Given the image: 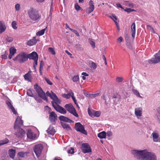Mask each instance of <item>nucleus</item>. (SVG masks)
Returning a JSON list of instances; mask_svg holds the SVG:
<instances>
[{
    "mask_svg": "<svg viewBox=\"0 0 160 160\" xmlns=\"http://www.w3.org/2000/svg\"><path fill=\"white\" fill-rule=\"evenodd\" d=\"M132 153L137 159L141 160H156L155 155L151 152H147L145 150L138 151L132 150Z\"/></svg>",
    "mask_w": 160,
    "mask_h": 160,
    "instance_id": "nucleus-1",
    "label": "nucleus"
},
{
    "mask_svg": "<svg viewBox=\"0 0 160 160\" xmlns=\"http://www.w3.org/2000/svg\"><path fill=\"white\" fill-rule=\"evenodd\" d=\"M28 14L30 18L33 21H38L41 18V15L36 9L30 8L28 11Z\"/></svg>",
    "mask_w": 160,
    "mask_h": 160,
    "instance_id": "nucleus-2",
    "label": "nucleus"
},
{
    "mask_svg": "<svg viewBox=\"0 0 160 160\" xmlns=\"http://www.w3.org/2000/svg\"><path fill=\"white\" fill-rule=\"evenodd\" d=\"M27 54L25 52H22L13 59L14 61H18L20 63H22L28 60Z\"/></svg>",
    "mask_w": 160,
    "mask_h": 160,
    "instance_id": "nucleus-3",
    "label": "nucleus"
},
{
    "mask_svg": "<svg viewBox=\"0 0 160 160\" xmlns=\"http://www.w3.org/2000/svg\"><path fill=\"white\" fill-rule=\"evenodd\" d=\"M34 88L38 93V96L43 100L48 101V98L45 95V93L41 87L38 84H36L34 85Z\"/></svg>",
    "mask_w": 160,
    "mask_h": 160,
    "instance_id": "nucleus-4",
    "label": "nucleus"
},
{
    "mask_svg": "<svg viewBox=\"0 0 160 160\" xmlns=\"http://www.w3.org/2000/svg\"><path fill=\"white\" fill-rule=\"evenodd\" d=\"M38 54L35 52H33L31 53L27 54L28 59L29 58V59H32L34 61L33 67L35 71L36 70V66L38 64Z\"/></svg>",
    "mask_w": 160,
    "mask_h": 160,
    "instance_id": "nucleus-5",
    "label": "nucleus"
},
{
    "mask_svg": "<svg viewBox=\"0 0 160 160\" xmlns=\"http://www.w3.org/2000/svg\"><path fill=\"white\" fill-rule=\"evenodd\" d=\"M43 148V146L42 144L36 145L33 148L34 152L38 158L41 155Z\"/></svg>",
    "mask_w": 160,
    "mask_h": 160,
    "instance_id": "nucleus-6",
    "label": "nucleus"
},
{
    "mask_svg": "<svg viewBox=\"0 0 160 160\" xmlns=\"http://www.w3.org/2000/svg\"><path fill=\"white\" fill-rule=\"evenodd\" d=\"M75 128L77 131L85 135L87 134L86 131L85 130L84 126L82 125L80 122H77L75 124Z\"/></svg>",
    "mask_w": 160,
    "mask_h": 160,
    "instance_id": "nucleus-7",
    "label": "nucleus"
},
{
    "mask_svg": "<svg viewBox=\"0 0 160 160\" xmlns=\"http://www.w3.org/2000/svg\"><path fill=\"white\" fill-rule=\"evenodd\" d=\"M64 107L67 111H68L71 113L74 116L77 117H78V115L77 113L76 110L72 104H66L65 106Z\"/></svg>",
    "mask_w": 160,
    "mask_h": 160,
    "instance_id": "nucleus-8",
    "label": "nucleus"
},
{
    "mask_svg": "<svg viewBox=\"0 0 160 160\" xmlns=\"http://www.w3.org/2000/svg\"><path fill=\"white\" fill-rule=\"evenodd\" d=\"M81 149L82 152L84 153L92 152L91 147L89 144L87 143H82L81 147Z\"/></svg>",
    "mask_w": 160,
    "mask_h": 160,
    "instance_id": "nucleus-9",
    "label": "nucleus"
},
{
    "mask_svg": "<svg viewBox=\"0 0 160 160\" xmlns=\"http://www.w3.org/2000/svg\"><path fill=\"white\" fill-rule=\"evenodd\" d=\"M160 62V50L155 55V58H152L149 60V62L150 64L156 63Z\"/></svg>",
    "mask_w": 160,
    "mask_h": 160,
    "instance_id": "nucleus-10",
    "label": "nucleus"
},
{
    "mask_svg": "<svg viewBox=\"0 0 160 160\" xmlns=\"http://www.w3.org/2000/svg\"><path fill=\"white\" fill-rule=\"evenodd\" d=\"M52 105L54 108L58 112L63 114L66 113L67 111L63 107L59 105H55L54 103H52Z\"/></svg>",
    "mask_w": 160,
    "mask_h": 160,
    "instance_id": "nucleus-11",
    "label": "nucleus"
},
{
    "mask_svg": "<svg viewBox=\"0 0 160 160\" xmlns=\"http://www.w3.org/2000/svg\"><path fill=\"white\" fill-rule=\"evenodd\" d=\"M49 114V119L50 122L53 123H55V121L57 119V116L54 112H48Z\"/></svg>",
    "mask_w": 160,
    "mask_h": 160,
    "instance_id": "nucleus-12",
    "label": "nucleus"
},
{
    "mask_svg": "<svg viewBox=\"0 0 160 160\" xmlns=\"http://www.w3.org/2000/svg\"><path fill=\"white\" fill-rule=\"evenodd\" d=\"M23 122L20 117L18 116L14 123V128L15 129L17 128H20V127L23 125Z\"/></svg>",
    "mask_w": 160,
    "mask_h": 160,
    "instance_id": "nucleus-13",
    "label": "nucleus"
},
{
    "mask_svg": "<svg viewBox=\"0 0 160 160\" xmlns=\"http://www.w3.org/2000/svg\"><path fill=\"white\" fill-rule=\"evenodd\" d=\"M16 130H17V132L16 133V135L18 137H21L24 136L25 134V131L21 128H17Z\"/></svg>",
    "mask_w": 160,
    "mask_h": 160,
    "instance_id": "nucleus-14",
    "label": "nucleus"
},
{
    "mask_svg": "<svg viewBox=\"0 0 160 160\" xmlns=\"http://www.w3.org/2000/svg\"><path fill=\"white\" fill-rule=\"evenodd\" d=\"M89 7L87 9V11L88 13H90L92 12L94 8V3L92 0H90L89 2Z\"/></svg>",
    "mask_w": 160,
    "mask_h": 160,
    "instance_id": "nucleus-15",
    "label": "nucleus"
},
{
    "mask_svg": "<svg viewBox=\"0 0 160 160\" xmlns=\"http://www.w3.org/2000/svg\"><path fill=\"white\" fill-rule=\"evenodd\" d=\"M16 52V49L14 47H11L9 48V54L8 58L11 59L14 54Z\"/></svg>",
    "mask_w": 160,
    "mask_h": 160,
    "instance_id": "nucleus-16",
    "label": "nucleus"
},
{
    "mask_svg": "<svg viewBox=\"0 0 160 160\" xmlns=\"http://www.w3.org/2000/svg\"><path fill=\"white\" fill-rule=\"evenodd\" d=\"M142 109L141 107L136 108L135 109V114L137 117H140L142 116Z\"/></svg>",
    "mask_w": 160,
    "mask_h": 160,
    "instance_id": "nucleus-17",
    "label": "nucleus"
},
{
    "mask_svg": "<svg viewBox=\"0 0 160 160\" xmlns=\"http://www.w3.org/2000/svg\"><path fill=\"white\" fill-rule=\"evenodd\" d=\"M27 137L28 138L32 139H34L35 138V136L34 134L32 132L31 130H28L27 133Z\"/></svg>",
    "mask_w": 160,
    "mask_h": 160,
    "instance_id": "nucleus-18",
    "label": "nucleus"
},
{
    "mask_svg": "<svg viewBox=\"0 0 160 160\" xmlns=\"http://www.w3.org/2000/svg\"><path fill=\"white\" fill-rule=\"evenodd\" d=\"M7 27L4 23L0 21V34L4 32L6 29Z\"/></svg>",
    "mask_w": 160,
    "mask_h": 160,
    "instance_id": "nucleus-19",
    "label": "nucleus"
},
{
    "mask_svg": "<svg viewBox=\"0 0 160 160\" xmlns=\"http://www.w3.org/2000/svg\"><path fill=\"white\" fill-rule=\"evenodd\" d=\"M131 29L132 32V36L133 38H134L136 33V26L135 22H133L132 23L131 27Z\"/></svg>",
    "mask_w": 160,
    "mask_h": 160,
    "instance_id": "nucleus-20",
    "label": "nucleus"
},
{
    "mask_svg": "<svg viewBox=\"0 0 160 160\" xmlns=\"http://www.w3.org/2000/svg\"><path fill=\"white\" fill-rule=\"evenodd\" d=\"M37 42L36 37H34L32 39L28 41L27 44L28 46H31L35 44Z\"/></svg>",
    "mask_w": 160,
    "mask_h": 160,
    "instance_id": "nucleus-21",
    "label": "nucleus"
},
{
    "mask_svg": "<svg viewBox=\"0 0 160 160\" xmlns=\"http://www.w3.org/2000/svg\"><path fill=\"white\" fill-rule=\"evenodd\" d=\"M59 119L60 121L68 122H72V121L71 120L63 116H60L59 117Z\"/></svg>",
    "mask_w": 160,
    "mask_h": 160,
    "instance_id": "nucleus-22",
    "label": "nucleus"
},
{
    "mask_svg": "<svg viewBox=\"0 0 160 160\" xmlns=\"http://www.w3.org/2000/svg\"><path fill=\"white\" fill-rule=\"evenodd\" d=\"M153 140L155 142H160V138H159V135L157 133L153 132L152 134Z\"/></svg>",
    "mask_w": 160,
    "mask_h": 160,
    "instance_id": "nucleus-23",
    "label": "nucleus"
},
{
    "mask_svg": "<svg viewBox=\"0 0 160 160\" xmlns=\"http://www.w3.org/2000/svg\"><path fill=\"white\" fill-rule=\"evenodd\" d=\"M16 150L13 149H10L8 151V154L9 157L13 159L16 154Z\"/></svg>",
    "mask_w": 160,
    "mask_h": 160,
    "instance_id": "nucleus-24",
    "label": "nucleus"
},
{
    "mask_svg": "<svg viewBox=\"0 0 160 160\" xmlns=\"http://www.w3.org/2000/svg\"><path fill=\"white\" fill-rule=\"evenodd\" d=\"M47 131L48 133L52 135H53L56 132L55 129L52 126H50L49 127V128L48 129Z\"/></svg>",
    "mask_w": 160,
    "mask_h": 160,
    "instance_id": "nucleus-25",
    "label": "nucleus"
},
{
    "mask_svg": "<svg viewBox=\"0 0 160 160\" xmlns=\"http://www.w3.org/2000/svg\"><path fill=\"white\" fill-rule=\"evenodd\" d=\"M98 137L100 139L106 138V133L105 131H102L98 134Z\"/></svg>",
    "mask_w": 160,
    "mask_h": 160,
    "instance_id": "nucleus-26",
    "label": "nucleus"
},
{
    "mask_svg": "<svg viewBox=\"0 0 160 160\" xmlns=\"http://www.w3.org/2000/svg\"><path fill=\"white\" fill-rule=\"evenodd\" d=\"M28 152H19L18 153V156L22 158H23L27 156Z\"/></svg>",
    "mask_w": 160,
    "mask_h": 160,
    "instance_id": "nucleus-27",
    "label": "nucleus"
},
{
    "mask_svg": "<svg viewBox=\"0 0 160 160\" xmlns=\"http://www.w3.org/2000/svg\"><path fill=\"white\" fill-rule=\"evenodd\" d=\"M62 125L64 129H66L67 130H71V128L68 124L62 123Z\"/></svg>",
    "mask_w": 160,
    "mask_h": 160,
    "instance_id": "nucleus-28",
    "label": "nucleus"
},
{
    "mask_svg": "<svg viewBox=\"0 0 160 160\" xmlns=\"http://www.w3.org/2000/svg\"><path fill=\"white\" fill-rule=\"evenodd\" d=\"M71 92H70L68 93L67 94H64L62 95L63 97L67 99H68L70 98L71 96L72 97V93L73 92L72 91H71Z\"/></svg>",
    "mask_w": 160,
    "mask_h": 160,
    "instance_id": "nucleus-29",
    "label": "nucleus"
},
{
    "mask_svg": "<svg viewBox=\"0 0 160 160\" xmlns=\"http://www.w3.org/2000/svg\"><path fill=\"white\" fill-rule=\"evenodd\" d=\"M46 28L43 29L36 33V35L37 36H41L43 35L45 33Z\"/></svg>",
    "mask_w": 160,
    "mask_h": 160,
    "instance_id": "nucleus-30",
    "label": "nucleus"
},
{
    "mask_svg": "<svg viewBox=\"0 0 160 160\" xmlns=\"http://www.w3.org/2000/svg\"><path fill=\"white\" fill-rule=\"evenodd\" d=\"M30 74L29 73V72H28L24 75V77L25 80L28 81H30Z\"/></svg>",
    "mask_w": 160,
    "mask_h": 160,
    "instance_id": "nucleus-31",
    "label": "nucleus"
},
{
    "mask_svg": "<svg viewBox=\"0 0 160 160\" xmlns=\"http://www.w3.org/2000/svg\"><path fill=\"white\" fill-rule=\"evenodd\" d=\"M9 142V140L7 138H5L3 140H1L0 141V143L1 145H2L8 143Z\"/></svg>",
    "mask_w": 160,
    "mask_h": 160,
    "instance_id": "nucleus-32",
    "label": "nucleus"
},
{
    "mask_svg": "<svg viewBox=\"0 0 160 160\" xmlns=\"http://www.w3.org/2000/svg\"><path fill=\"white\" fill-rule=\"evenodd\" d=\"M93 112L94 113L93 117H98L100 116L101 114L99 111L93 110Z\"/></svg>",
    "mask_w": 160,
    "mask_h": 160,
    "instance_id": "nucleus-33",
    "label": "nucleus"
},
{
    "mask_svg": "<svg viewBox=\"0 0 160 160\" xmlns=\"http://www.w3.org/2000/svg\"><path fill=\"white\" fill-rule=\"evenodd\" d=\"M12 28L16 30L17 29L18 27L17 26V22L15 21H13L11 23Z\"/></svg>",
    "mask_w": 160,
    "mask_h": 160,
    "instance_id": "nucleus-34",
    "label": "nucleus"
},
{
    "mask_svg": "<svg viewBox=\"0 0 160 160\" xmlns=\"http://www.w3.org/2000/svg\"><path fill=\"white\" fill-rule=\"evenodd\" d=\"M132 92L137 96H138V97H139L140 98H141L142 97L141 96H140V94H139V92L137 90H135V89H133L132 90Z\"/></svg>",
    "mask_w": 160,
    "mask_h": 160,
    "instance_id": "nucleus-35",
    "label": "nucleus"
},
{
    "mask_svg": "<svg viewBox=\"0 0 160 160\" xmlns=\"http://www.w3.org/2000/svg\"><path fill=\"white\" fill-rule=\"evenodd\" d=\"M5 40L7 42H12L13 40V38L11 37L7 36L6 37Z\"/></svg>",
    "mask_w": 160,
    "mask_h": 160,
    "instance_id": "nucleus-36",
    "label": "nucleus"
},
{
    "mask_svg": "<svg viewBox=\"0 0 160 160\" xmlns=\"http://www.w3.org/2000/svg\"><path fill=\"white\" fill-rule=\"evenodd\" d=\"M54 102H52L51 103L52 104V103H54V104L55 105H58V104L60 103V101L58 98L57 99H55L54 100H53Z\"/></svg>",
    "mask_w": 160,
    "mask_h": 160,
    "instance_id": "nucleus-37",
    "label": "nucleus"
},
{
    "mask_svg": "<svg viewBox=\"0 0 160 160\" xmlns=\"http://www.w3.org/2000/svg\"><path fill=\"white\" fill-rule=\"evenodd\" d=\"M90 67L93 69H95L97 68V65L95 62H92Z\"/></svg>",
    "mask_w": 160,
    "mask_h": 160,
    "instance_id": "nucleus-38",
    "label": "nucleus"
},
{
    "mask_svg": "<svg viewBox=\"0 0 160 160\" xmlns=\"http://www.w3.org/2000/svg\"><path fill=\"white\" fill-rule=\"evenodd\" d=\"M8 53L6 51H5L4 54L1 55V57L2 59H6L7 58L8 55Z\"/></svg>",
    "mask_w": 160,
    "mask_h": 160,
    "instance_id": "nucleus-39",
    "label": "nucleus"
},
{
    "mask_svg": "<svg viewBox=\"0 0 160 160\" xmlns=\"http://www.w3.org/2000/svg\"><path fill=\"white\" fill-rule=\"evenodd\" d=\"M123 79L122 77H117L116 78V81L118 82H122Z\"/></svg>",
    "mask_w": 160,
    "mask_h": 160,
    "instance_id": "nucleus-40",
    "label": "nucleus"
},
{
    "mask_svg": "<svg viewBox=\"0 0 160 160\" xmlns=\"http://www.w3.org/2000/svg\"><path fill=\"white\" fill-rule=\"evenodd\" d=\"M88 114L90 116L92 117H93L94 113H93V110L91 111L89 108H88Z\"/></svg>",
    "mask_w": 160,
    "mask_h": 160,
    "instance_id": "nucleus-41",
    "label": "nucleus"
},
{
    "mask_svg": "<svg viewBox=\"0 0 160 160\" xmlns=\"http://www.w3.org/2000/svg\"><path fill=\"white\" fill-rule=\"evenodd\" d=\"M109 17L111 19H112L113 21H114L115 24H116L117 27H118V23L116 21H115V20H117V17L115 16H113V15L112 17L110 16Z\"/></svg>",
    "mask_w": 160,
    "mask_h": 160,
    "instance_id": "nucleus-42",
    "label": "nucleus"
},
{
    "mask_svg": "<svg viewBox=\"0 0 160 160\" xmlns=\"http://www.w3.org/2000/svg\"><path fill=\"white\" fill-rule=\"evenodd\" d=\"M72 98L75 104L77 105V106H78V103L77 102V100L75 98L74 96V93L73 92L72 93Z\"/></svg>",
    "mask_w": 160,
    "mask_h": 160,
    "instance_id": "nucleus-43",
    "label": "nucleus"
},
{
    "mask_svg": "<svg viewBox=\"0 0 160 160\" xmlns=\"http://www.w3.org/2000/svg\"><path fill=\"white\" fill-rule=\"evenodd\" d=\"M27 95L31 97H34L33 94L31 90H28L27 92Z\"/></svg>",
    "mask_w": 160,
    "mask_h": 160,
    "instance_id": "nucleus-44",
    "label": "nucleus"
},
{
    "mask_svg": "<svg viewBox=\"0 0 160 160\" xmlns=\"http://www.w3.org/2000/svg\"><path fill=\"white\" fill-rule=\"evenodd\" d=\"M70 30L73 32L77 37L80 36L79 33L77 30L72 28H70Z\"/></svg>",
    "mask_w": 160,
    "mask_h": 160,
    "instance_id": "nucleus-45",
    "label": "nucleus"
},
{
    "mask_svg": "<svg viewBox=\"0 0 160 160\" xmlns=\"http://www.w3.org/2000/svg\"><path fill=\"white\" fill-rule=\"evenodd\" d=\"M48 50L53 55H55L56 53L55 50L52 48H48Z\"/></svg>",
    "mask_w": 160,
    "mask_h": 160,
    "instance_id": "nucleus-46",
    "label": "nucleus"
},
{
    "mask_svg": "<svg viewBox=\"0 0 160 160\" xmlns=\"http://www.w3.org/2000/svg\"><path fill=\"white\" fill-rule=\"evenodd\" d=\"M79 79V77L78 76H74L72 78L73 81L74 82L78 81Z\"/></svg>",
    "mask_w": 160,
    "mask_h": 160,
    "instance_id": "nucleus-47",
    "label": "nucleus"
},
{
    "mask_svg": "<svg viewBox=\"0 0 160 160\" xmlns=\"http://www.w3.org/2000/svg\"><path fill=\"white\" fill-rule=\"evenodd\" d=\"M124 11L128 13H129L135 11V10L133 9H132L130 8H127L124 9Z\"/></svg>",
    "mask_w": 160,
    "mask_h": 160,
    "instance_id": "nucleus-48",
    "label": "nucleus"
},
{
    "mask_svg": "<svg viewBox=\"0 0 160 160\" xmlns=\"http://www.w3.org/2000/svg\"><path fill=\"white\" fill-rule=\"evenodd\" d=\"M74 149L73 148H71L70 149L68 150V153L71 154H73L74 153Z\"/></svg>",
    "mask_w": 160,
    "mask_h": 160,
    "instance_id": "nucleus-49",
    "label": "nucleus"
},
{
    "mask_svg": "<svg viewBox=\"0 0 160 160\" xmlns=\"http://www.w3.org/2000/svg\"><path fill=\"white\" fill-rule=\"evenodd\" d=\"M46 96H47L48 97H49L51 99H53V97H52V95L51 93H50L48 91H47L46 93V94L45 95Z\"/></svg>",
    "mask_w": 160,
    "mask_h": 160,
    "instance_id": "nucleus-50",
    "label": "nucleus"
},
{
    "mask_svg": "<svg viewBox=\"0 0 160 160\" xmlns=\"http://www.w3.org/2000/svg\"><path fill=\"white\" fill-rule=\"evenodd\" d=\"M75 8L77 11H78L80 10L81 8L78 4L76 3L75 5Z\"/></svg>",
    "mask_w": 160,
    "mask_h": 160,
    "instance_id": "nucleus-51",
    "label": "nucleus"
},
{
    "mask_svg": "<svg viewBox=\"0 0 160 160\" xmlns=\"http://www.w3.org/2000/svg\"><path fill=\"white\" fill-rule=\"evenodd\" d=\"M52 93V97H53V99H52L53 100L55 99H57L58 97L56 95V94L54 93L53 92H52V91H51Z\"/></svg>",
    "mask_w": 160,
    "mask_h": 160,
    "instance_id": "nucleus-52",
    "label": "nucleus"
},
{
    "mask_svg": "<svg viewBox=\"0 0 160 160\" xmlns=\"http://www.w3.org/2000/svg\"><path fill=\"white\" fill-rule=\"evenodd\" d=\"M45 79L47 83L50 85H52V83L48 78H45Z\"/></svg>",
    "mask_w": 160,
    "mask_h": 160,
    "instance_id": "nucleus-53",
    "label": "nucleus"
},
{
    "mask_svg": "<svg viewBox=\"0 0 160 160\" xmlns=\"http://www.w3.org/2000/svg\"><path fill=\"white\" fill-rule=\"evenodd\" d=\"M20 5L19 4H17L15 5V8L16 10L19 11L20 9Z\"/></svg>",
    "mask_w": 160,
    "mask_h": 160,
    "instance_id": "nucleus-54",
    "label": "nucleus"
},
{
    "mask_svg": "<svg viewBox=\"0 0 160 160\" xmlns=\"http://www.w3.org/2000/svg\"><path fill=\"white\" fill-rule=\"evenodd\" d=\"M10 109L11 110L12 112L13 113L15 114H16L17 112L15 110L13 106H12L11 108H10Z\"/></svg>",
    "mask_w": 160,
    "mask_h": 160,
    "instance_id": "nucleus-55",
    "label": "nucleus"
},
{
    "mask_svg": "<svg viewBox=\"0 0 160 160\" xmlns=\"http://www.w3.org/2000/svg\"><path fill=\"white\" fill-rule=\"evenodd\" d=\"M86 96L88 98H92V94L90 93H86Z\"/></svg>",
    "mask_w": 160,
    "mask_h": 160,
    "instance_id": "nucleus-56",
    "label": "nucleus"
},
{
    "mask_svg": "<svg viewBox=\"0 0 160 160\" xmlns=\"http://www.w3.org/2000/svg\"><path fill=\"white\" fill-rule=\"evenodd\" d=\"M7 104L8 105V107H9V108L10 109L12 106H13L12 105L11 103L8 101L7 102Z\"/></svg>",
    "mask_w": 160,
    "mask_h": 160,
    "instance_id": "nucleus-57",
    "label": "nucleus"
},
{
    "mask_svg": "<svg viewBox=\"0 0 160 160\" xmlns=\"http://www.w3.org/2000/svg\"><path fill=\"white\" fill-rule=\"evenodd\" d=\"M107 134L108 136L110 137L112 136V133L111 131H108L106 133V135Z\"/></svg>",
    "mask_w": 160,
    "mask_h": 160,
    "instance_id": "nucleus-58",
    "label": "nucleus"
},
{
    "mask_svg": "<svg viewBox=\"0 0 160 160\" xmlns=\"http://www.w3.org/2000/svg\"><path fill=\"white\" fill-rule=\"evenodd\" d=\"M44 65V63L43 61H41L40 62V64L39 66V68H42V69L43 66Z\"/></svg>",
    "mask_w": 160,
    "mask_h": 160,
    "instance_id": "nucleus-59",
    "label": "nucleus"
},
{
    "mask_svg": "<svg viewBox=\"0 0 160 160\" xmlns=\"http://www.w3.org/2000/svg\"><path fill=\"white\" fill-rule=\"evenodd\" d=\"M126 2L127 3V5H128V6L130 7H133V4L132 3H129L128 1H126Z\"/></svg>",
    "mask_w": 160,
    "mask_h": 160,
    "instance_id": "nucleus-60",
    "label": "nucleus"
},
{
    "mask_svg": "<svg viewBox=\"0 0 160 160\" xmlns=\"http://www.w3.org/2000/svg\"><path fill=\"white\" fill-rule=\"evenodd\" d=\"M102 59H103V60L104 61H105V64L106 65H107V60H106V58L105 57V56L104 55H102Z\"/></svg>",
    "mask_w": 160,
    "mask_h": 160,
    "instance_id": "nucleus-61",
    "label": "nucleus"
},
{
    "mask_svg": "<svg viewBox=\"0 0 160 160\" xmlns=\"http://www.w3.org/2000/svg\"><path fill=\"white\" fill-rule=\"evenodd\" d=\"M90 44L94 48L95 47V42L93 41H91L90 42Z\"/></svg>",
    "mask_w": 160,
    "mask_h": 160,
    "instance_id": "nucleus-62",
    "label": "nucleus"
},
{
    "mask_svg": "<svg viewBox=\"0 0 160 160\" xmlns=\"http://www.w3.org/2000/svg\"><path fill=\"white\" fill-rule=\"evenodd\" d=\"M116 5L118 7L121 8L122 9H124L122 7L120 3H118L116 4Z\"/></svg>",
    "mask_w": 160,
    "mask_h": 160,
    "instance_id": "nucleus-63",
    "label": "nucleus"
},
{
    "mask_svg": "<svg viewBox=\"0 0 160 160\" xmlns=\"http://www.w3.org/2000/svg\"><path fill=\"white\" fill-rule=\"evenodd\" d=\"M118 40L120 42H121L123 41V38L122 37H120L118 39Z\"/></svg>",
    "mask_w": 160,
    "mask_h": 160,
    "instance_id": "nucleus-64",
    "label": "nucleus"
}]
</instances>
